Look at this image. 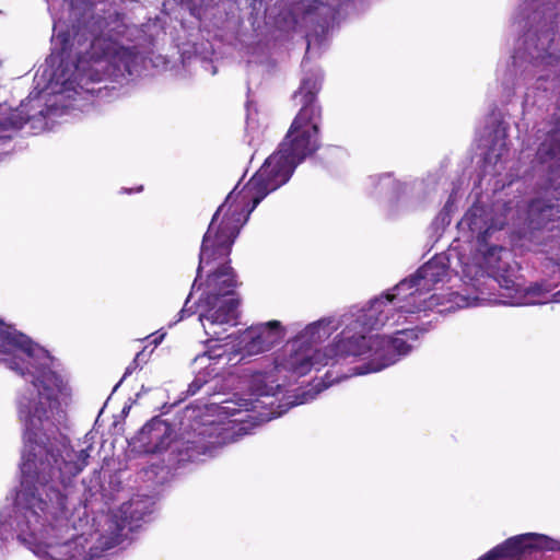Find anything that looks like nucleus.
I'll use <instances>...</instances> for the list:
<instances>
[{
  "label": "nucleus",
  "instance_id": "b1692460",
  "mask_svg": "<svg viewBox=\"0 0 560 560\" xmlns=\"http://www.w3.org/2000/svg\"><path fill=\"white\" fill-rule=\"evenodd\" d=\"M138 369H141V366H135V359L132 360V362L126 368V371L124 373V378L130 374L133 373V371L138 370Z\"/></svg>",
  "mask_w": 560,
  "mask_h": 560
},
{
  "label": "nucleus",
  "instance_id": "393cba45",
  "mask_svg": "<svg viewBox=\"0 0 560 560\" xmlns=\"http://www.w3.org/2000/svg\"><path fill=\"white\" fill-rule=\"evenodd\" d=\"M7 538V536L4 537L3 534H1V537H0V560L3 558V555H4V539Z\"/></svg>",
  "mask_w": 560,
  "mask_h": 560
},
{
  "label": "nucleus",
  "instance_id": "2eb2a0df",
  "mask_svg": "<svg viewBox=\"0 0 560 560\" xmlns=\"http://www.w3.org/2000/svg\"><path fill=\"white\" fill-rule=\"evenodd\" d=\"M228 347V343L213 347L209 349L208 351L203 352L202 354H199L195 358V364L202 369L203 366L207 369V375L210 376L214 373V369L211 368L214 362H218L223 358Z\"/></svg>",
  "mask_w": 560,
  "mask_h": 560
},
{
  "label": "nucleus",
  "instance_id": "412c9836",
  "mask_svg": "<svg viewBox=\"0 0 560 560\" xmlns=\"http://www.w3.org/2000/svg\"><path fill=\"white\" fill-rule=\"evenodd\" d=\"M550 260L553 261V264L558 266L559 271H560V242H559V248L556 252L551 253Z\"/></svg>",
  "mask_w": 560,
  "mask_h": 560
},
{
  "label": "nucleus",
  "instance_id": "5701e85b",
  "mask_svg": "<svg viewBox=\"0 0 560 560\" xmlns=\"http://www.w3.org/2000/svg\"><path fill=\"white\" fill-rule=\"evenodd\" d=\"M138 369H141V366H135V359L132 360V362L126 368V371L124 373V378L130 374L133 373V371L138 370Z\"/></svg>",
  "mask_w": 560,
  "mask_h": 560
},
{
  "label": "nucleus",
  "instance_id": "6ab92c4d",
  "mask_svg": "<svg viewBox=\"0 0 560 560\" xmlns=\"http://www.w3.org/2000/svg\"><path fill=\"white\" fill-rule=\"evenodd\" d=\"M546 144L544 143L541 148L539 149L540 153H548L550 155H556L558 152H560V144L556 143L553 144L548 151L545 149Z\"/></svg>",
  "mask_w": 560,
  "mask_h": 560
},
{
  "label": "nucleus",
  "instance_id": "f257e3e1",
  "mask_svg": "<svg viewBox=\"0 0 560 560\" xmlns=\"http://www.w3.org/2000/svg\"><path fill=\"white\" fill-rule=\"evenodd\" d=\"M370 300L364 306H353L340 316L323 317L305 326L289 341L271 364L249 375L248 387L255 398H236L217 407L219 416L233 418L231 423L248 419L269 421L283 415L289 407L312 401L322 390L303 392L294 400L276 405L277 395L312 370L339 363L353 364L342 377L380 372L408 354L419 338L417 329H399L393 337L373 335L386 329L378 314H373Z\"/></svg>",
  "mask_w": 560,
  "mask_h": 560
},
{
  "label": "nucleus",
  "instance_id": "4be33fe9",
  "mask_svg": "<svg viewBox=\"0 0 560 560\" xmlns=\"http://www.w3.org/2000/svg\"><path fill=\"white\" fill-rule=\"evenodd\" d=\"M152 337H153V339L151 340V343L154 345V347H156L164 339L165 332H162V334H159V335L154 334V335H152ZM148 338H151V336H149Z\"/></svg>",
  "mask_w": 560,
  "mask_h": 560
},
{
  "label": "nucleus",
  "instance_id": "a211bd4d",
  "mask_svg": "<svg viewBox=\"0 0 560 560\" xmlns=\"http://www.w3.org/2000/svg\"><path fill=\"white\" fill-rule=\"evenodd\" d=\"M206 383V380L201 377L200 373L197 375V377L195 378V381L189 385V393L190 394H196L199 388L202 386V384Z\"/></svg>",
  "mask_w": 560,
  "mask_h": 560
},
{
  "label": "nucleus",
  "instance_id": "9b49d317",
  "mask_svg": "<svg viewBox=\"0 0 560 560\" xmlns=\"http://www.w3.org/2000/svg\"><path fill=\"white\" fill-rule=\"evenodd\" d=\"M518 217L515 220V226L522 221L526 228L513 229L510 237L514 246L530 248L529 244L534 242L535 231L547 228L551 222L560 220V199H535L525 212L521 214L518 206Z\"/></svg>",
  "mask_w": 560,
  "mask_h": 560
},
{
  "label": "nucleus",
  "instance_id": "20e7f679",
  "mask_svg": "<svg viewBox=\"0 0 560 560\" xmlns=\"http://www.w3.org/2000/svg\"><path fill=\"white\" fill-rule=\"evenodd\" d=\"M518 202L486 203L478 200L457 224L458 237L451 244V255L457 257L464 279L479 288L480 278L497 282L502 304L511 306L546 304L553 301L555 289L548 282L523 287L516 279V266L511 252L493 244L497 235L510 223L515 226Z\"/></svg>",
  "mask_w": 560,
  "mask_h": 560
},
{
  "label": "nucleus",
  "instance_id": "7ed1b4c3",
  "mask_svg": "<svg viewBox=\"0 0 560 560\" xmlns=\"http://www.w3.org/2000/svg\"><path fill=\"white\" fill-rule=\"evenodd\" d=\"M299 164L278 149L249 182L240 188L236 185L212 217L203 235L197 278L191 290L197 288L203 266L218 261L217 269L208 276L206 289L198 303L199 322L211 340L224 339L229 328L237 324V285L233 269L225 259L242 226L257 205L270 192L284 185Z\"/></svg>",
  "mask_w": 560,
  "mask_h": 560
},
{
  "label": "nucleus",
  "instance_id": "423d86ee",
  "mask_svg": "<svg viewBox=\"0 0 560 560\" xmlns=\"http://www.w3.org/2000/svg\"><path fill=\"white\" fill-rule=\"evenodd\" d=\"M532 12L523 20L530 24L524 40V49L514 56V63H528L538 79L548 74L544 71L560 73V52L555 49L553 24L559 15L560 0H530Z\"/></svg>",
  "mask_w": 560,
  "mask_h": 560
},
{
  "label": "nucleus",
  "instance_id": "0eeeda50",
  "mask_svg": "<svg viewBox=\"0 0 560 560\" xmlns=\"http://www.w3.org/2000/svg\"><path fill=\"white\" fill-rule=\"evenodd\" d=\"M322 79L319 70L302 79L301 86L294 94V98L300 100L302 107L278 148L298 164L316 152L320 144L322 108L316 102V94L320 89Z\"/></svg>",
  "mask_w": 560,
  "mask_h": 560
},
{
  "label": "nucleus",
  "instance_id": "dca6fc26",
  "mask_svg": "<svg viewBox=\"0 0 560 560\" xmlns=\"http://www.w3.org/2000/svg\"><path fill=\"white\" fill-rule=\"evenodd\" d=\"M451 223V210L450 206L445 205L444 208L439 212V214L435 217L432 225L436 228L444 229Z\"/></svg>",
  "mask_w": 560,
  "mask_h": 560
},
{
  "label": "nucleus",
  "instance_id": "aec40b11",
  "mask_svg": "<svg viewBox=\"0 0 560 560\" xmlns=\"http://www.w3.org/2000/svg\"><path fill=\"white\" fill-rule=\"evenodd\" d=\"M189 300H190V295L187 298L186 302H185V305L184 307L180 310L179 314H180V317L178 320L183 319L184 317L186 316H189L192 314V311L191 308L188 307V304H189Z\"/></svg>",
  "mask_w": 560,
  "mask_h": 560
},
{
  "label": "nucleus",
  "instance_id": "9d476101",
  "mask_svg": "<svg viewBox=\"0 0 560 560\" xmlns=\"http://www.w3.org/2000/svg\"><path fill=\"white\" fill-rule=\"evenodd\" d=\"M36 362L46 365L49 352L23 332L0 322V363L23 377Z\"/></svg>",
  "mask_w": 560,
  "mask_h": 560
},
{
  "label": "nucleus",
  "instance_id": "a878e982",
  "mask_svg": "<svg viewBox=\"0 0 560 560\" xmlns=\"http://www.w3.org/2000/svg\"><path fill=\"white\" fill-rule=\"evenodd\" d=\"M326 378H327V382L324 384V387H327V386L331 385L332 383H335L336 381L341 380L342 377H338L336 380H330V375H329V372H328L326 374Z\"/></svg>",
  "mask_w": 560,
  "mask_h": 560
},
{
  "label": "nucleus",
  "instance_id": "ddd939ff",
  "mask_svg": "<svg viewBox=\"0 0 560 560\" xmlns=\"http://www.w3.org/2000/svg\"><path fill=\"white\" fill-rule=\"evenodd\" d=\"M559 542L546 535L527 533L509 538L479 560H521L533 550H556Z\"/></svg>",
  "mask_w": 560,
  "mask_h": 560
},
{
  "label": "nucleus",
  "instance_id": "39448f33",
  "mask_svg": "<svg viewBox=\"0 0 560 560\" xmlns=\"http://www.w3.org/2000/svg\"><path fill=\"white\" fill-rule=\"evenodd\" d=\"M479 288L464 279L457 257L445 253L435 255L413 275L371 299L373 314H378L386 329L412 322L428 311L440 313L479 305L486 302L502 304L500 295L486 294L489 282L480 278Z\"/></svg>",
  "mask_w": 560,
  "mask_h": 560
},
{
  "label": "nucleus",
  "instance_id": "f03ea898",
  "mask_svg": "<svg viewBox=\"0 0 560 560\" xmlns=\"http://www.w3.org/2000/svg\"><path fill=\"white\" fill-rule=\"evenodd\" d=\"M45 1L54 20L51 42L60 67L51 82L54 100L39 115L83 112L96 91L90 85L132 74L138 52L129 45V27L113 5L92 10L88 0Z\"/></svg>",
  "mask_w": 560,
  "mask_h": 560
},
{
  "label": "nucleus",
  "instance_id": "6e6552de",
  "mask_svg": "<svg viewBox=\"0 0 560 560\" xmlns=\"http://www.w3.org/2000/svg\"><path fill=\"white\" fill-rule=\"evenodd\" d=\"M217 430V427L203 425L194 438L188 433L174 440L171 425L163 419L154 418L142 427L139 441L148 453H162L170 448V460L184 464L198 460L201 455H213L214 447L221 444L218 436L213 438Z\"/></svg>",
  "mask_w": 560,
  "mask_h": 560
},
{
  "label": "nucleus",
  "instance_id": "f8f14e48",
  "mask_svg": "<svg viewBox=\"0 0 560 560\" xmlns=\"http://www.w3.org/2000/svg\"><path fill=\"white\" fill-rule=\"evenodd\" d=\"M284 336V327L279 320L253 325L238 336L236 352L245 358L269 351L282 341Z\"/></svg>",
  "mask_w": 560,
  "mask_h": 560
},
{
  "label": "nucleus",
  "instance_id": "1a4fd4ad",
  "mask_svg": "<svg viewBox=\"0 0 560 560\" xmlns=\"http://www.w3.org/2000/svg\"><path fill=\"white\" fill-rule=\"evenodd\" d=\"M369 186L375 194L385 191L384 208L388 217L398 218L419 209L428 199L433 186L424 179L398 180L390 173L372 175Z\"/></svg>",
  "mask_w": 560,
  "mask_h": 560
},
{
  "label": "nucleus",
  "instance_id": "bb28decb",
  "mask_svg": "<svg viewBox=\"0 0 560 560\" xmlns=\"http://www.w3.org/2000/svg\"><path fill=\"white\" fill-rule=\"evenodd\" d=\"M318 1H319L320 3H323V4L325 3V0H318Z\"/></svg>",
  "mask_w": 560,
  "mask_h": 560
},
{
  "label": "nucleus",
  "instance_id": "4468645a",
  "mask_svg": "<svg viewBox=\"0 0 560 560\" xmlns=\"http://www.w3.org/2000/svg\"><path fill=\"white\" fill-rule=\"evenodd\" d=\"M494 137L492 144L485 155L483 173L485 175H497L501 170L502 161L508 153V144L505 141V130L497 126L493 130Z\"/></svg>",
  "mask_w": 560,
  "mask_h": 560
},
{
  "label": "nucleus",
  "instance_id": "f3484780",
  "mask_svg": "<svg viewBox=\"0 0 560 560\" xmlns=\"http://www.w3.org/2000/svg\"><path fill=\"white\" fill-rule=\"evenodd\" d=\"M151 353H152V351L147 352L145 348L142 351L138 352L135 357V366L142 368V365L149 361Z\"/></svg>",
  "mask_w": 560,
  "mask_h": 560
}]
</instances>
